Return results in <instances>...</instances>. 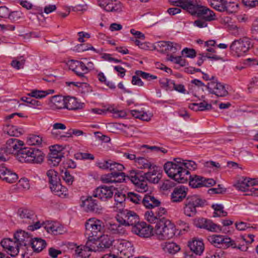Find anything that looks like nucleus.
I'll return each instance as SVG.
<instances>
[{"label":"nucleus","instance_id":"nucleus-39","mask_svg":"<svg viewBox=\"0 0 258 258\" xmlns=\"http://www.w3.org/2000/svg\"><path fill=\"white\" fill-rule=\"evenodd\" d=\"M136 163L138 166L139 168L141 169H150L154 165L148 159L141 157H137L136 159Z\"/></svg>","mask_w":258,"mask_h":258},{"label":"nucleus","instance_id":"nucleus-54","mask_svg":"<svg viewBox=\"0 0 258 258\" xmlns=\"http://www.w3.org/2000/svg\"><path fill=\"white\" fill-rule=\"evenodd\" d=\"M61 174L62 179L68 185H72L74 181V177L70 174V172L65 169L64 171H61Z\"/></svg>","mask_w":258,"mask_h":258},{"label":"nucleus","instance_id":"nucleus-47","mask_svg":"<svg viewBox=\"0 0 258 258\" xmlns=\"http://www.w3.org/2000/svg\"><path fill=\"white\" fill-rule=\"evenodd\" d=\"M106 229L111 234H118L121 232V226L116 223H109L105 226Z\"/></svg>","mask_w":258,"mask_h":258},{"label":"nucleus","instance_id":"nucleus-27","mask_svg":"<svg viewBox=\"0 0 258 258\" xmlns=\"http://www.w3.org/2000/svg\"><path fill=\"white\" fill-rule=\"evenodd\" d=\"M142 203L144 206L148 209H153L159 207L160 204V201L156 199L153 196L145 195L142 199Z\"/></svg>","mask_w":258,"mask_h":258},{"label":"nucleus","instance_id":"nucleus-35","mask_svg":"<svg viewBox=\"0 0 258 258\" xmlns=\"http://www.w3.org/2000/svg\"><path fill=\"white\" fill-rule=\"evenodd\" d=\"M54 92V90L48 89L46 91L33 90L28 95L34 97L36 99H41L46 97L47 95L53 94Z\"/></svg>","mask_w":258,"mask_h":258},{"label":"nucleus","instance_id":"nucleus-59","mask_svg":"<svg viewBox=\"0 0 258 258\" xmlns=\"http://www.w3.org/2000/svg\"><path fill=\"white\" fill-rule=\"evenodd\" d=\"M251 32L253 39L258 41V18L256 19L252 23Z\"/></svg>","mask_w":258,"mask_h":258},{"label":"nucleus","instance_id":"nucleus-43","mask_svg":"<svg viewBox=\"0 0 258 258\" xmlns=\"http://www.w3.org/2000/svg\"><path fill=\"white\" fill-rule=\"evenodd\" d=\"M74 246L76 248L75 254L78 256L82 258H87L90 255L91 251L88 249L85 248V247L84 245L76 246V245H75Z\"/></svg>","mask_w":258,"mask_h":258},{"label":"nucleus","instance_id":"nucleus-58","mask_svg":"<svg viewBox=\"0 0 258 258\" xmlns=\"http://www.w3.org/2000/svg\"><path fill=\"white\" fill-rule=\"evenodd\" d=\"M135 74L139 76H141V77H142L143 79H146L148 81L156 79L157 78L156 76L151 75L149 73H146L142 71H136Z\"/></svg>","mask_w":258,"mask_h":258},{"label":"nucleus","instance_id":"nucleus-36","mask_svg":"<svg viewBox=\"0 0 258 258\" xmlns=\"http://www.w3.org/2000/svg\"><path fill=\"white\" fill-rule=\"evenodd\" d=\"M98 238H93V237H90L88 238L86 245H84L85 248L88 249L90 251H100V248L98 244V241H96Z\"/></svg>","mask_w":258,"mask_h":258},{"label":"nucleus","instance_id":"nucleus-19","mask_svg":"<svg viewBox=\"0 0 258 258\" xmlns=\"http://www.w3.org/2000/svg\"><path fill=\"white\" fill-rule=\"evenodd\" d=\"M208 241L214 246L219 248L225 247L230 241V238L227 236L213 235L208 237Z\"/></svg>","mask_w":258,"mask_h":258},{"label":"nucleus","instance_id":"nucleus-3","mask_svg":"<svg viewBox=\"0 0 258 258\" xmlns=\"http://www.w3.org/2000/svg\"><path fill=\"white\" fill-rule=\"evenodd\" d=\"M174 162H167L164 165V169L168 176L179 183H185L188 179L189 171L182 166V159L175 158Z\"/></svg>","mask_w":258,"mask_h":258},{"label":"nucleus","instance_id":"nucleus-29","mask_svg":"<svg viewBox=\"0 0 258 258\" xmlns=\"http://www.w3.org/2000/svg\"><path fill=\"white\" fill-rule=\"evenodd\" d=\"M188 246L192 251L199 255L203 253L204 249V243L202 240L194 239L189 242Z\"/></svg>","mask_w":258,"mask_h":258},{"label":"nucleus","instance_id":"nucleus-37","mask_svg":"<svg viewBox=\"0 0 258 258\" xmlns=\"http://www.w3.org/2000/svg\"><path fill=\"white\" fill-rule=\"evenodd\" d=\"M98 238H93V237H90L88 238L86 245H84L85 248L88 249L90 251H100V248L98 244V241H96Z\"/></svg>","mask_w":258,"mask_h":258},{"label":"nucleus","instance_id":"nucleus-42","mask_svg":"<svg viewBox=\"0 0 258 258\" xmlns=\"http://www.w3.org/2000/svg\"><path fill=\"white\" fill-rule=\"evenodd\" d=\"M211 7L216 10L222 12H224L226 1L225 0H208Z\"/></svg>","mask_w":258,"mask_h":258},{"label":"nucleus","instance_id":"nucleus-2","mask_svg":"<svg viewBox=\"0 0 258 258\" xmlns=\"http://www.w3.org/2000/svg\"><path fill=\"white\" fill-rule=\"evenodd\" d=\"M14 239L7 238L3 239L0 244L6 252L12 256H16L19 252L21 246H26L31 241V238L27 232L19 230L14 234Z\"/></svg>","mask_w":258,"mask_h":258},{"label":"nucleus","instance_id":"nucleus-26","mask_svg":"<svg viewBox=\"0 0 258 258\" xmlns=\"http://www.w3.org/2000/svg\"><path fill=\"white\" fill-rule=\"evenodd\" d=\"M99 238L100 240L98 241V244L100 252L105 251L112 246L114 241L112 237L108 235L101 234Z\"/></svg>","mask_w":258,"mask_h":258},{"label":"nucleus","instance_id":"nucleus-55","mask_svg":"<svg viewBox=\"0 0 258 258\" xmlns=\"http://www.w3.org/2000/svg\"><path fill=\"white\" fill-rule=\"evenodd\" d=\"M127 199L135 204H140L142 202V197L136 193L128 192L127 194Z\"/></svg>","mask_w":258,"mask_h":258},{"label":"nucleus","instance_id":"nucleus-50","mask_svg":"<svg viewBox=\"0 0 258 258\" xmlns=\"http://www.w3.org/2000/svg\"><path fill=\"white\" fill-rule=\"evenodd\" d=\"M124 169V166L120 163L109 160L108 169L112 172H122Z\"/></svg>","mask_w":258,"mask_h":258},{"label":"nucleus","instance_id":"nucleus-40","mask_svg":"<svg viewBox=\"0 0 258 258\" xmlns=\"http://www.w3.org/2000/svg\"><path fill=\"white\" fill-rule=\"evenodd\" d=\"M50 101L56 108H65V97L60 96H53L51 98Z\"/></svg>","mask_w":258,"mask_h":258},{"label":"nucleus","instance_id":"nucleus-6","mask_svg":"<svg viewBox=\"0 0 258 258\" xmlns=\"http://www.w3.org/2000/svg\"><path fill=\"white\" fill-rule=\"evenodd\" d=\"M85 228V234L88 238H99L104 231L105 226L101 220L92 218L87 220Z\"/></svg>","mask_w":258,"mask_h":258},{"label":"nucleus","instance_id":"nucleus-62","mask_svg":"<svg viewBox=\"0 0 258 258\" xmlns=\"http://www.w3.org/2000/svg\"><path fill=\"white\" fill-rule=\"evenodd\" d=\"M182 55L186 57L194 58L196 56V51L194 49L184 48L181 51Z\"/></svg>","mask_w":258,"mask_h":258},{"label":"nucleus","instance_id":"nucleus-34","mask_svg":"<svg viewBox=\"0 0 258 258\" xmlns=\"http://www.w3.org/2000/svg\"><path fill=\"white\" fill-rule=\"evenodd\" d=\"M161 246L166 252L174 254L180 250L178 245L174 242H164L161 244Z\"/></svg>","mask_w":258,"mask_h":258},{"label":"nucleus","instance_id":"nucleus-15","mask_svg":"<svg viewBox=\"0 0 258 258\" xmlns=\"http://www.w3.org/2000/svg\"><path fill=\"white\" fill-rule=\"evenodd\" d=\"M194 224L198 228H203L211 232H217L221 230L220 226L214 223L211 220L204 218L196 219Z\"/></svg>","mask_w":258,"mask_h":258},{"label":"nucleus","instance_id":"nucleus-44","mask_svg":"<svg viewBox=\"0 0 258 258\" xmlns=\"http://www.w3.org/2000/svg\"><path fill=\"white\" fill-rule=\"evenodd\" d=\"M169 2L172 5L181 7L187 11L192 3L191 0H169Z\"/></svg>","mask_w":258,"mask_h":258},{"label":"nucleus","instance_id":"nucleus-63","mask_svg":"<svg viewBox=\"0 0 258 258\" xmlns=\"http://www.w3.org/2000/svg\"><path fill=\"white\" fill-rule=\"evenodd\" d=\"M202 18L206 21H211L215 19V15L212 11L209 9L206 11Z\"/></svg>","mask_w":258,"mask_h":258},{"label":"nucleus","instance_id":"nucleus-11","mask_svg":"<svg viewBox=\"0 0 258 258\" xmlns=\"http://www.w3.org/2000/svg\"><path fill=\"white\" fill-rule=\"evenodd\" d=\"M63 148L60 145H56L52 146L50 149V152L48 155L49 164L52 166L58 165L63 157L62 152Z\"/></svg>","mask_w":258,"mask_h":258},{"label":"nucleus","instance_id":"nucleus-21","mask_svg":"<svg viewBox=\"0 0 258 258\" xmlns=\"http://www.w3.org/2000/svg\"><path fill=\"white\" fill-rule=\"evenodd\" d=\"M187 12L192 15H196L199 17H203L206 11L209 9L199 4L197 0H191Z\"/></svg>","mask_w":258,"mask_h":258},{"label":"nucleus","instance_id":"nucleus-7","mask_svg":"<svg viewBox=\"0 0 258 258\" xmlns=\"http://www.w3.org/2000/svg\"><path fill=\"white\" fill-rule=\"evenodd\" d=\"M116 220L121 225L134 226L140 221L139 217L134 211L125 209L117 215Z\"/></svg>","mask_w":258,"mask_h":258},{"label":"nucleus","instance_id":"nucleus-53","mask_svg":"<svg viewBox=\"0 0 258 258\" xmlns=\"http://www.w3.org/2000/svg\"><path fill=\"white\" fill-rule=\"evenodd\" d=\"M180 49L181 46L179 44L169 41L165 52L168 53L173 54L180 50Z\"/></svg>","mask_w":258,"mask_h":258},{"label":"nucleus","instance_id":"nucleus-20","mask_svg":"<svg viewBox=\"0 0 258 258\" xmlns=\"http://www.w3.org/2000/svg\"><path fill=\"white\" fill-rule=\"evenodd\" d=\"M187 188L184 186H180L174 188L170 196V199L173 203H179L185 198Z\"/></svg>","mask_w":258,"mask_h":258},{"label":"nucleus","instance_id":"nucleus-30","mask_svg":"<svg viewBox=\"0 0 258 258\" xmlns=\"http://www.w3.org/2000/svg\"><path fill=\"white\" fill-rule=\"evenodd\" d=\"M50 188L51 191L55 195L60 197H64L68 194L67 188L62 186L59 182L50 184Z\"/></svg>","mask_w":258,"mask_h":258},{"label":"nucleus","instance_id":"nucleus-28","mask_svg":"<svg viewBox=\"0 0 258 258\" xmlns=\"http://www.w3.org/2000/svg\"><path fill=\"white\" fill-rule=\"evenodd\" d=\"M83 104L79 103L75 97H65V108L69 110H77L82 108Z\"/></svg>","mask_w":258,"mask_h":258},{"label":"nucleus","instance_id":"nucleus-52","mask_svg":"<svg viewBox=\"0 0 258 258\" xmlns=\"http://www.w3.org/2000/svg\"><path fill=\"white\" fill-rule=\"evenodd\" d=\"M42 138L39 136L31 135L28 138L27 142L29 145H36L41 144Z\"/></svg>","mask_w":258,"mask_h":258},{"label":"nucleus","instance_id":"nucleus-64","mask_svg":"<svg viewBox=\"0 0 258 258\" xmlns=\"http://www.w3.org/2000/svg\"><path fill=\"white\" fill-rule=\"evenodd\" d=\"M114 202L116 203H119L122 204H125V201L126 199L125 195L121 192L115 193L114 196Z\"/></svg>","mask_w":258,"mask_h":258},{"label":"nucleus","instance_id":"nucleus-23","mask_svg":"<svg viewBox=\"0 0 258 258\" xmlns=\"http://www.w3.org/2000/svg\"><path fill=\"white\" fill-rule=\"evenodd\" d=\"M0 178L9 183L16 182L18 178L17 174L5 167L0 166Z\"/></svg>","mask_w":258,"mask_h":258},{"label":"nucleus","instance_id":"nucleus-18","mask_svg":"<svg viewBox=\"0 0 258 258\" xmlns=\"http://www.w3.org/2000/svg\"><path fill=\"white\" fill-rule=\"evenodd\" d=\"M125 175L122 172H111L102 176L104 183L121 182L125 180Z\"/></svg>","mask_w":258,"mask_h":258},{"label":"nucleus","instance_id":"nucleus-32","mask_svg":"<svg viewBox=\"0 0 258 258\" xmlns=\"http://www.w3.org/2000/svg\"><path fill=\"white\" fill-rule=\"evenodd\" d=\"M31 153V148L21 147L17 152V158L21 162H29V158H27V154Z\"/></svg>","mask_w":258,"mask_h":258},{"label":"nucleus","instance_id":"nucleus-16","mask_svg":"<svg viewBox=\"0 0 258 258\" xmlns=\"http://www.w3.org/2000/svg\"><path fill=\"white\" fill-rule=\"evenodd\" d=\"M72 64H70V69H71L78 77L82 79V81H86L87 80L85 74H87L86 69V64L85 62L72 60Z\"/></svg>","mask_w":258,"mask_h":258},{"label":"nucleus","instance_id":"nucleus-13","mask_svg":"<svg viewBox=\"0 0 258 258\" xmlns=\"http://www.w3.org/2000/svg\"><path fill=\"white\" fill-rule=\"evenodd\" d=\"M98 5L108 12H120L122 5L118 0H99Z\"/></svg>","mask_w":258,"mask_h":258},{"label":"nucleus","instance_id":"nucleus-51","mask_svg":"<svg viewBox=\"0 0 258 258\" xmlns=\"http://www.w3.org/2000/svg\"><path fill=\"white\" fill-rule=\"evenodd\" d=\"M18 214L22 219H31L34 216L33 212L26 209H19Z\"/></svg>","mask_w":258,"mask_h":258},{"label":"nucleus","instance_id":"nucleus-46","mask_svg":"<svg viewBox=\"0 0 258 258\" xmlns=\"http://www.w3.org/2000/svg\"><path fill=\"white\" fill-rule=\"evenodd\" d=\"M7 134L10 136L19 137L21 135L24 130L22 128H19L16 126L9 125L7 128Z\"/></svg>","mask_w":258,"mask_h":258},{"label":"nucleus","instance_id":"nucleus-5","mask_svg":"<svg viewBox=\"0 0 258 258\" xmlns=\"http://www.w3.org/2000/svg\"><path fill=\"white\" fill-rule=\"evenodd\" d=\"M175 228L174 224L165 218L160 219L155 226V233L160 240L169 239L175 235Z\"/></svg>","mask_w":258,"mask_h":258},{"label":"nucleus","instance_id":"nucleus-10","mask_svg":"<svg viewBox=\"0 0 258 258\" xmlns=\"http://www.w3.org/2000/svg\"><path fill=\"white\" fill-rule=\"evenodd\" d=\"M210 93L219 97H224L228 95V92L225 86L220 82L212 81L206 86Z\"/></svg>","mask_w":258,"mask_h":258},{"label":"nucleus","instance_id":"nucleus-31","mask_svg":"<svg viewBox=\"0 0 258 258\" xmlns=\"http://www.w3.org/2000/svg\"><path fill=\"white\" fill-rule=\"evenodd\" d=\"M31 152L32 155L29 158V163L38 164L43 162L44 154L41 150L31 148Z\"/></svg>","mask_w":258,"mask_h":258},{"label":"nucleus","instance_id":"nucleus-17","mask_svg":"<svg viewBox=\"0 0 258 258\" xmlns=\"http://www.w3.org/2000/svg\"><path fill=\"white\" fill-rule=\"evenodd\" d=\"M132 231L140 237H148L152 232V229L144 222L140 221L132 228Z\"/></svg>","mask_w":258,"mask_h":258},{"label":"nucleus","instance_id":"nucleus-56","mask_svg":"<svg viewBox=\"0 0 258 258\" xmlns=\"http://www.w3.org/2000/svg\"><path fill=\"white\" fill-rule=\"evenodd\" d=\"M225 6L224 7V12H226L228 14L233 13L235 12L238 8L237 5L235 4L233 2L228 3L226 1Z\"/></svg>","mask_w":258,"mask_h":258},{"label":"nucleus","instance_id":"nucleus-12","mask_svg":"<svg viewBox=\"0 0 258 258\" xmlns=\"http://www.w3.org/2000/svg\"><path fill=\"white\" fill-rule=\"evenodd\" d=\"M188 178H189V185L193 188H198L202 186L210 187L216 183V181L212 178H206L197 175L191 177L189 175Z\"/></svg>","mask_w":258,"mask_h":258},{"label":"nucleus","instance_id":"nucleus-45","mask_svg":"<svg viewBox=\"0 0 258 258\" xmlns=\"http://www.w3.org/2000/svg\"><path fill=\"white\" fill-rule=\"evenodd\" d=\"M212 207L214 210L213 217H225L227 215V212L224 210V207L220 204H213Z\"/></svg>","mask_w":258,"mask_h":258},{"label":"nucleus","instance_id":"nucleus-38","mask_svg":"<svg viewBox=\"0 0 258 258\" xmlns=\"http://www.w3.org/2000/svg\"><path fill=\"white\" fill-rule=\"evenodd\" d=\"M145 219L150 223H158L159 220L157 215L156 208L149 209L144 214Z\"/></svg>","mask_w":258,"mask_h":258},{"label":"nucleus","instance_id":"nucleus-33","mask_svg":"<svg viewBox=\"0 0 258 258\" xmlns=\"http://www.w3.org/2000/svg\"><path fill=\"white\" fill-rule=\"evenodd\" d=\"M35 251L40 252L46 245L45 241L39 238H35L34 239H31V241L29 242Z\"/></svg>","mask_w":258,"mask_h":258},{"label":"nucleus","instance_id":"nucleus-14","mask_svg":"<svg viewBox=\"0 0 258 258\" xmlns=\"http://www.w3.org/2000/svg\"><path fill=\"white\" fill-rule=\"evenodd\" d=\"M113 191L112 186H101L96 188L93 192L94 198H98L102 201H106L112 198Z\"/></svg>","mask_w":258,"mask_h":258},{"label":"nucleus","instance_id":"nucleus-49","mask_svg":"<svg viewBox=\"0 0 258 258\" xmlns=\"http://www.w3.org/2000/svg\"><path fill=\"white\" fill-rule=\"evenodd\" d=\"M17 13V12H13L10 13L9 9L6 7H0V17L6 18L8 16L10 19H14L15 16H16Z\"/></svg>","mask_w":258,"mask_h":258},{"label":"nucleus","instance_id":"nucleus-22","mask_svg":"<svg viewBox=\"0 0 258 258\" xmlns=\"http://www.w3.org/2000/svg\"><path fill=\"white\" fill-rule=\"evenodd\" d=\"M23 145L22 141L15 138H11L7 141L4 147L6 152L10 154H14L16 151L17 152Z\"/></svg>","mask_w":258,"mask_h":258},{"label":"nucleus","instance_id":"nucleus-48","mask_svg":"<svg viewBox=\"0 0 258 258\" xmlns=\"http://www.w3.org/2000/svg\"><path fill=\"white\" fill-rule=\"evenodd\" d=\"M50 184L56 183L60 181L58 176V173L53 169H50L46 172Z\"/></svg>","mask_w":258,"mask_h":258},{"label":"nucleus","instance_id":"nucleus-9","mask_svg":"<svg viewBox=\"0 0 258 258\" xmlns=\"http://www.w3.org/2000/svg\"><path fill=\"white\" fill-rule=\"evenodd\" d=\"M93 198L92 196H89L84 200L82 198L81 206L87 212L100 213L102 211V207L98 202Z\"/></svg>","mask_w":258,"mask_h":258},{"label":"nucleus","instance_id":"nucleus-57","mask_svg":"<svg viewBox=\"0 0 258 258\" xmlns=\"http://www.w3.org/2000/svg\"><path fill=\"white\" fill-rule=\"evenodd\" d=\"M75 157L78 160H91L94 159V156L93 154L88 153H78L75 155Z\"/></svg>","mask_w":258,"mask_h":258},{"label":"nucleus","instance_id":"nucleus-1","mask_svg":"<svg viewBox=\"0 0 258 258\" xmlns=\"http://www.w3.org/2000/svg\"><path fill=\"white\" fill-rule=\"evenodd\" d=\"M160 168L156 165L153 166L149 169V171L142 174L137 170H132L126 176L131 182L135 185L136 190L140 192H145L148 190V185L146 178L150 182L157 183L161 178Z\"/></svg>","mask_w":258,"mask_h":258},{"label":"nucleus","instance_id":"nucleus-24","mask_svg":"<svg viewBox=\"0 0 258 258\" xmlns=\"http://www.w3.org/2000/svg\"><path fill=\"white\" fill-rule=\"evenodd\" d=\"M43 226L47 232L54 235L61 234L63 231L62 226L57 222L47 221L43 223Z\"/></svg>","mask_w":258,"mask_h":258},{"label":"nucleus","instance_id":"nucleus-25","mask_svg":"<svg viewBox=\"0 0 258 258\" xmlns=\"http://www.w3.org/2000/svg\"><path fill=\"white\" fill-rule=\"evenodd\" d=\"M257 184L255 179L244 178L241 181L239 180L236 184L237 188L242 191H248L249 188Z\"/></svg>","mask_w":258,"mask_h":258},{"label":"nucleus","instance_id":"nucleus-60","mask_svg":"<svg viewBox=\"0 0 258 258\" xmlns=\"http://www.w3.org/2000/svg\"><path fill=\"white\" fill-rule=\"evenodd\" d=\"M181 164L184 168L186 170L188 169L189 170H195L197 167V164L191 160H183L182 159Z\"/></svg>","mask_w":258,"mask_h":258},{"label":"nucleus","instance_id":"nucleus-61","mask_svg":"<svg viewBox=\"0 0 258 258\" xmlns=\"http://www.w3.org/2000/svg\"><path fill=\"white\" fill-rule=\"evenodd\" d=\"M166 84H167V85H172L174 90L179 92L185 93V89L183 85L176 84L173 81L169 80H166Z\"/></svg>","mask_w":258,"mask_h":258},{"label":"nucleus","instance_id":"nucleus-8","mask_svg":"<svg viewBox=\"0 0 258 258\" xmlns=\"http://www.w3.org/2000/svg\"><path fill=\"white\" fill-rule=\"evenodd\" d=\"M250 41L246 37L235 40L230 45V50L232 53L237 56L242 55L250 48Z\"/></svg>","mask_w":258,"mask_h":258},{"label":"nucleus","instance_id":"nucleus-41","mask_svg":"<svg viewBox=\"0 0 258 258\" xmlns=\"http://www.w3.org/2000/svg\"><path fill=\"white\" fill-rule=\"evenodd\" d=\"M67 128L66 125L60 122H56L52 125L51 132V135L55 138H58L60 136L61 132L58 130H64Z\"/></svg>","mask_w":258,"mask_h":258},{"label":"nucleus","instance_id":"nucleus-4","mask_svg":"<svg viewBox=\"0 0 258 258\" xmlns=\"http://www.w3.org/2000/svg\"><path fill=\"white\" fill-rule=\"evenodd\" d=\"M206 201L196 195L188 196L184 202L183 208L184 214L189 217H194L197 213V209L203 207Z\"/></svg>","mask_w":258,"mask_h":258}]
</instances>
